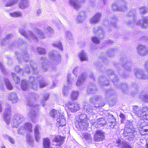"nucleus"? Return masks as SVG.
Wrapping results in <instances>:
<instances>
[{
  "instance_id": "1",
  "label": "nucleus",
  "mask_w": 148,
  "mask_h": 148,
  "mask_svg": "<svg viewBox=\"0 0 148 148\" xmlns=\"http://www.w3.org/2000/svg\"><path fill=\"white\" fill-rule=\"evenodd\" d=\"M135 11L134 10H130L129 12L127 19L130 21L126 22L127 24L138 25L143 28H146L148 27V19L147 17H144L142 21L136 22L135 14Z\"/></svg>"
},
{
  "instance_id": "2",
  "label": "nucleus",
  "mask_w": 148,
  "mask_h": 148,
  "mask_svg": "<svg viewBox=\"0 0 148 148\" xmlns=\"http://www.w3.org/2000/svg\"><path fill=\"white\" fill-rule=\"evenodd\" d=\"M133 112L141 119L148 120V108L147 107H143L140 109L137 106H134Z\"/></svg>"
},
{
  "instance_id": "3",
  "label": "nucleus",
  "mask_w": 148,
  "mask_h": 148,
  "mask_svg": "<svg viewBox=\"0 0 148 148\" xmlns=\"http://www.w3.org/2000/svg\"><path fill=\"white\" fill-rule=\"evenodd\" d=\"M28 104L30 107V111L28 113V115L30 117L32 122L35 123L36 122V118L37 116L38 113V106L33 103H31L29 102Z\"/></svg>"
},
{
  "instance_id": "4",
  "label": "nucleus",
  "mask_w": 148,
  "mask_h": 148,
  "mask_svg": "<svg viewBox=\"0 0 148 148\" xmlns=\"http://www.w3.org/2000/svg\"><path fill=\"white\" fill-rule=\"evenodd\" d=\"M86 115L85 114H81L80 115L79 118L77 121L76 126L82 130H87L88 126V123L87 122L86 118Z\"/></svg>"
},
{
  "instance_id": "5",
  "label": "nucleus",
  "mask_w": 148,
  "mask_h": 148,
  "mask_svg": "<svg viewBox=\"0 0 148 148\" xmlns=\"http://www.w3.org/2000/svg\"><path fill=\"white\" fill-rule=\"evenodd\" d=\"M49 56V58L52 60V63L51 64V66L54 68L53 64L56 65L58 64L61 61V57L59 53L56 51H53L50 52Z\"/></svg>"
},
{
  "instance_id": "6",
  "label": "nucleus",
  "mask_w": 148,
  "mask_h": 148,
  "mask_svg": "<svg viewBox=\"0 0 148 148\" xmlns=\"http://www.w3.org/2000/svg\"><path fill=\"white\" fill-rule=\"evenodd\" d=\"M136 132L135 131L133 127L131 125H127L125 126L124 129V131L123 134V135L125 136H128V138H130L128 139L130 140L134 138L136 134Z\"/></svg>"
},
{
  "instance_id": "7",
  "label": "nucleus",
  "mask_w": 148,
  "mask_h": 148,
  "mask_svg": "<svg viewBox=\"0 0 148 148\" xmlns=\"http://www.w3.org/2000/svg\"><path fill=\"white\" fill-rule=\"evenodd\" d=\"M24 120L25 118L23 115L16 114L13 116L10 123L13 127L17 128L19 125Z\"/></svg>"
},
{
  "instance_id": "8",
  "label": "nucleus",
  "mask_w": 148,
  "mask_h": 148,
  "mask_svg": "<svg viewBox=\"0 0 148 148\" xmlns=\"http://www.w3.org/2000/svg\"><path fill=\"white\" fill-rule=\"evenodd\" d=\"M117 5L114 4L112 5V8L114 11H125L127 9V2L124 0H119L118 1Z\"/></svg>"
},
{
  "instance_id": "9",
  "label": "nucleus",
  "mask_w": 148,
  "mask_h": 148,
  "mask_svg": "<svg viewBox=\"0 0 148 148\" xmlns=\"http://www.w3.org/2000/svg\"><path fill=\"white\" fill-rule=\"evenodd\" d=\"M19 32L22 35L29 40H33L35 41L38 40L37 36L31 31H29L26 33L23 29L21 28L19 29Z\"/></svg>"
},
{
  "instance_id": "10",
  "label": "nucleus",
  "mask_w": 148,
  "mask_h": 148,
  "mask_svg": "<svg viewBox=\"0 0 148 148\" xmlns=\"http://www.w3.org/2000/svg\"><path fill=\"white\" fill-rule=\"evenodd\" d=\"M106 122L104 118L102 117L96 120H92L91 121V124L92 125L96 128L100 127H101L106 125Z\"/></svg>"
},
{
  "instance_id": "11",
  "label": "nucleus",
  "mask_w": 148,
  "mask_h": 148,
  "mask_svg": "<svg viewBox=\"0 0 148 148\" xmlns=\"http://www.w3.org/2000/svg\"><path fill=\"white\" fill-rule=\"evenodd\" d=\"M93 33L97 34L100 39H103L105 36V32L102 27L100 26L95 27L93 29Z\"/></svg>"
},
{
  "instance_id": "12",
  "label": "nucleus",
  "mask_w": 148,
  "mask_h": 148,
  "mask_svg": "<svg viewBox=\"0 0 148 148\" xmlns=\"http://www.w3.org/2000/svg\"><path fill=\"white\" fill-rule=\"evenodd\" d=\"M66 107L71 112H76L80 109V106L77 102L69 103L66 105Z\"/></svg>"
},
{
  "instance_id": "13",
  "label": "nucleus",
  "mask_w": 148,
  "mask_h": 148,
  "mask_svg": "<svg viewBox=\"0 0 148 148\" xmlns=\"http://www.w3.org/2000/svg\"><path fill=\"white\" fill-rule=\"evenodd\" d=\"M105 138V133L101 130L97 131L94 136V140L97 142L102 141Z\"/></svg>"
},
{
  "instance_id": "14",
  "label": "nucleus",
  "mask_w": 148,
  "mask_h": 148,
  "mask_svg": "<svg viewBox=\"0 0 148 148\" xmlns=\"http://www.w3.org/2000/svg\"><path fill=\"white\" fill-rule=\"evenodd\" d=\"M11 114L10 106V105H8L7 108L5 110L4 114V120L7 124H9L10 119V115Z\"/></svg>"
},
{
  "instance_id": "15",
  "label": "nucleus",
  "mask_w": 148,
  "mask_h": 148,
  "mask_svg": "<svg viewBox=\"0 0 148 148\" xmlns=\"http://www.w3.org/2000/svg\"><path fill=\"white\" fill-rule=\"evenodd\" d=\"M63 114L59 115L57 119L56 125L59 127H62L66 125V120Z\"/></svg>"
},
{
  "instance_id": "16",
  "label": "nucleus",
  "mask_w": 148,
  "mask_h": 148,
  "mask_svg": "<svg viewBox=\"0 0 148 148\" xmlns=\"http://www.w3.org/2000/svg\"><path fill=\"white\" fill-rule=\"evenodd\" d=\"M64 138L61 136H58L55 137L54 139L53 145H55L58 148L62 145L64 142Z\"/></svg>"
},
{
  "instance_id": "17",
  "label": "nucleus",
  "mask_w": 148,
  "mask_h": 148,
  "mask_svg": "<svg viewBox=\"0 0 148 148\" xmlns=\"http://www.w3.org/2000/svg\"><path fill=\"white\" fill-rule=\"evenodd\" d=\"M137 49L138 53L141 55H146L148 52L147 47L142 45H139Z\"/></svg>"
},
{
  "instance_id": "18",
  "label": "nucleus",
  "mask_w": 148,
  "mask_h": 148,
  "mask_svg": "<svg viewBox=\"0 0 148 148\" xmlns=\"http://www.w3.org/2000/svg\"><path fill=\"white\" fill-rule=\"evenodd\" d=\"M69 5L76 10H78L81 7L78 0H69Z\"/></svg>"
},
{
  "instance_id": "19",
  "label": "nucleus",
  "mask_w": 148,
  "mask_h": 148,
  "mask_svg": "<svg viewBox=\"0 0 148 148\" xmlns=\"http://www.w3.org/2000/svg\"><path fill=\"white\" fill-rule=\"evenodd\" d=\"M80 136L88 143H91L92 142V137L91 135L87 133H81Z\"/></svg>"
},
{
  "instance_id": "20",
  "label": "nucleus",
  "mask_w": 148,
  "mask_h": 148,
  "mask_svg": "<svg viewBox=\"0 0 148 148\" xmlns=\"http://www.w3.org/2000/svg\"><path fill=\"white\" fill-rule=\"evenodd\" d=\"M40 130V127L38 125H36L34 129V135L36 141L38 142L40 138L39 131Z\"/></svg>"
},
{
  "instance_id": "21",
  "label": "nucleus",
  "mask_w": 148,
  "mask_h": 148,
  "mask_svg": "<svg viewBox=\"0 0 148 148\" xmlns=\"http://www.w3.org/2000/svg\"><path fill=\"white\" fill-rule=\"evenodd\" d=\"M36 79L34 77L32 76L30 77L29 79V83L28 85L32 88L35 90H36L37 88V85L36 84Z\"/></svg>"
},
{
  "instance_id": "22",
  "label": "nucleus",
  "mask_w": 148,
  "mask_h": 148,
  "mask_svg": "<svg viewBox=\"0 0 148 148\" xmlns=\"http://www.w3.org/2000/svg\"><path fill=\"white\" fill-rule=\"evenodd\" d=\"M8 99L13 103H17L18 100L17 95L15 92L10 93L8 96Z\"/></svg>"
},
{
  "instance_id": "23",
  "label": "nucleus",
  "mask_w": 148,
  "mask_h": 148,
  "mask_svg": "<svg viewBox=\"0 0 148 148\" xmlns=\"http://www.w3.org/2000/svg\"><path fill=\"white\" fill-rule=\"evenodd\" d=\"M101 14L98 13L95 14L90 19V23L91 24H95L100 21Z\"/></svg>"
},
{
  "instance_id": "24",
  "label": "nucleus",
  "mask_w": 148,
  "mask_h": 148,
  "mask_svg": "<svg viewBox=\"0 0 148 148\" xmlns=\"http://www.w3.org/2000/svg\"><path fill=\"white\" fill-rule=\"evenodd\" d=\"M86 74H82L79 77L76 83V85L77 86H82L83 84L84 80L86 79Z\"/></svg>"
},
{
  "instance_id": "25",
  "label": "nucleus",
  "mask_w": 148,
  "mask_h": 148,
  "mask_svg": "<svg viewBox=\"0 0 148 148\" xmlns=\"http://www.w3.org/2000/svg\"><path fill=\"white\" fill-rule=\"evenodd\" d=\"M86 17L85 13L84 11H81L77 16V21L78 23H83Z\"/></svg>"
},
{
  "instance_id": "26",
  "label": "nucleus",
  "mask_w": 148,
  "mask_h": 148,
  "mask_svg": "<svg viewBox=\"0 0 148 148\" xmlns=\"http://www.w3.org/2000/svg\"><path fill=\"white\" fill-rule=\"evenodd\" d=\"M143 72L141 69H139L136 71L135 73L136 77L138 78L146 79H148V76L143 74Z\"/></svg>"
},
{
  "instance_id": "27",
  "label": "nucleus",
  "mask_w": 148,
  "mask_h": 148,
  "mask_svg": "<svg viewBox=\"0 0 148 148\" xmlns=\"http://www.w3.org/2000/svg\"><path fill=\"white\" fill-rule=\"evenodd\" d=\"M29 0H20L19 4L20 8L24 9L27 7L29 5Z\"/></svg>"
},
{
  "instance_id": "28",
  "label": "nucleus",
  "mask_w": 148,
  "mask_h": 148,
  "mask_svg": "<svg viewBox=\"0 0 148 148\" xmlns=\"http://www.w3.org/2000/svg\"><path fill=\"white\" fill-rule=\"evenodd\" d=\"M118 146H121V148H132L127 143L122 141L120 140H118L117 141Z\"/></svg>"
},
{
  "instance_id": "29",
  "label": "nucleus",
  "mask_w": 148,
  "mask_h": 148,
  "mask_svg": "<svg viewBox=\"0 0 148 148\" xmlns=\"http://www.w3.org/2000/svg\"><path fill=\"white\" fill-rule=\"evenodd\" d=\"M79 58L82 61L88 60V57L85 52L83 51L80 52L78 55Z\"/></svg>"
},
{
  "instance_id": "30",
  "label": "nucleus",
  "mask_w": 148,
  "mask_h": 148,
  "mask_svg": "<svg viewBox=\"0 0 148 148\" xmlns=\"http://www.w3.org/2000/svg\"><path fill=\"white\" fill-rule=\"evenodd\" d=\"M101 97L98 95H95L90 99V101L91 103L94 104L98 103L101 99Z\"/></svg>"
},
{
  "instance_id": "31",
  "label": "nucleus",
  "mask_w": 148,
  "mask_h": 148,
  "mask_svg": "<svg viewBox=\"0 0 148 148\" xmlns=\"http://www.w3.org/2000/svg\"><path fill=\"white\" fill-rule=\"evenodd\" d=\"M122 65V67H123L126 71H130L131 70V63L130 61L124 62Z\"/></svg>"
},
{
  "instance_id": "32",
  "label": "nucleus",
  "mask_w": 148,
  "mask_h": 148,
  "mask_svg": "<svg viewBox=\"0 0 148 148\" xmlns=\"http://www.w3.org/2000/svg\"><path fill=\"white\" fill-rule=\"evenodd\" d=\"M50 115L53 118L58 117L60 114L59 111L53 109L50 111Z\"/></svg>"
},
{
  "instance_id": "33",
  "label": "nucleus",
  "mask_w": 148,
  "mask_h": 148,
  "mask_svg": "<svg viewBox=\"0 0 148 148\" xmlns=\"http://www.w3.org/2000/svg\"><path fill=\"white\" fill-rule=\"evenodd\" d=\"M24 127L25 128L26 131H27L29 132H32V124L29 123H25L23 125Z\"/></svg>"
},
{
  "instance_id": "34",
  "label": "nucleus",
  "mask_w": 148,
  "mask_h": 148,
  "mask_svg": "<svg viewBox=\"0 0 148 148\" xmlns=\"http://www.w3.org/2000/svg\"><path fill=\"white\" fill-rule=\"evenodd\" d=\"M35 32L37 33L40 39H44L45 38V36L42 32L39 29L36 28L34 29Z\"/></svg>"
},
{
  "instance_id": "35",
  "label": "nucleus",
  "mask_w": 148,
  "mask_h": 148,
  "mask_svg": "<svg viewBox=\"0 0 148 148\" xmlns=\"http://www.w3.org/2000/svg\"><path fill=\"white\" fill-rule=\"evenodd\" d=\"M43 147L44 148H50V140L48 138L43 139Z\"/></svg>"
},
{
  "instance_id": "36",
  "label": "nucleus",
  "mask_w": 148,
  "mask_h": 148,
  "mask_svg": "<svg viewBox=\"0 0 148 148\" xmlns=\"http://www.w3.org/2000/svg\"><path fill=\"white\" fill-rule=\"evenodd\" d=\"M46 59L44 57H42L41 58V60L42 62L43 63V61H44V63L42 65V69L44 71H45L47 69V68L49 66V65L45 62Z\"/></svg>"
},
{
  "instance_id": "37",
  "label": "nucleus",
  "mask_w": 148,
  "mask_h": 148,
  "mask_svg": "<svg viewBox=\"0 0 148 148\" xmlns=\"http://www.w3.org/2000/svg\"><path fill=\"white\" fill-rule=\"evenodd\" d=\"M97 90V88L94 86H89L88 87L87 92L88 94L94 93Z\"/></svg>"
},
{
  "instance_id": "38",
  "label": "nucleus",
  "mask_w": 148,
  "mask_h": 148,
  "mask_svg": "<svg viewBox=\"0 0 148 148\" xmlns=\"http://www.w3.org/2000/svg\"><path fill=\"white\" fill-rule=\"evenodd\" d=\"M84 110L87 113H91L92 112L91 106L87 103H85L84 106Z\"/></svg>"
},
{
  "instance_id": "39",
  "label": "nucleus",
  "mask_w": 148,
  "mask_h": 148,
  "mask_svg": "<svg viewBox=\"0 0 148 148\" xmlns=\"http://www.w3.org/2000/svg\"><path fill=\"white\" fill-rule=\"evenodd\" d=\"M109 123L110 124L109 126L110 128H115L117 123L115 119H112L109 120Z\"/></svg>"
},
{
  "instance_id": "40",
  "label": "nucleus",
  "mask_w": 148,
  "mask_h": 148,
  "mask_svg": "<svg viewBox=\"0 0 148 148\" xmlns=\"http://www.w3.org/2000/svg\"><path fill=\"white\" fill-rule=\"evenodd\" d=\"M75 78L74 77H73L71 74H68L67 82L69 84H71L73 82L75 81Z\"/></svg>"
},
{
  "instance_id": "41",
  "label": "nucleus",
  "mask_w": 148,
  "mask_h": 148,
  "mask_svg": "<svg viewBox=\"0 0 148 148\" xmlns=\"http://www.w3.org/2000/svg\"><path fill=\"white\" fill-rule=\"evenodd\" d=\"M4 80L5 82V86L7 89L10 90H11L12 89L13 87L9 81L7 79H5Z\"/></svg>"
},
{
  "instance_id": "42",
  "label": "nucleus",
  "mask_w": 148,
  "mask_h": 148,
  "mask_svg": "<svg viewBox=\"0 0 148 148\" xmlns=\"http://www.w3.org/2000/svg\"><path fill=\"white\" fill-rule=\"evenodd\" d=\"M21 87L23 90H26L28 88L27 83L25 80H23L22 81Z\"/></svg>"
},
{
  "instance_id": "43",
  "label": "nucleus",
  "mask_w": 148,
  "mask_h": 148,
  "mask_svg": "<svg viewBox=\"0 0 148 148\" xmlns=\"http://www.w3.org/2000/svg\"><path fill=\"white\" fill-rule=\"evenodd\" d=\"M79 94V92L78 91H73L71 95V98L73 100L77 99Z\"/></svg>"
},
{
  "instance_id": "44",
  "label": "nucleus",
  "mask_w": 148,
  "mask_h": 148,
  "mask_svg": "<svg viewBox=\"0 0 148 148\" xmlns=\"http://www.w3.org/2000/svg\"><path fill=\"white\" fill-rule=\"evenodd\" d=\"M52 45L53 47H57L61 50H62V45L60 42H55Z\"/></svg>"
},
{
  "instance_id": "45",
  "label": "nucleus",
  "mask_w": 148,
  "mask_h": 148,
  "mask_svg": "<svg viewBox=\"0 0 148 148\" xmlns=\"http://www.w3.org/2000/svg\"><path fill=\"white\" fill-rule=\"evenodd\" d=\"M9 14L12 17H15L21 16L22 13L20 12H10V13Z\"/></svg>"
},
{
  "instance_id": "46",
  "label": "nucleus",
  "mask_w": 148,
  "mask_h": 148,
  "mask_svg": "<svg viewBox=\"0 0 148 148\" xmlns=\"http://www.w3.org/2000/svg\"><path fill=\"white\" fill-rule=\"evenodd\" d=\"M26 139L28 143L31 145L33 142V138L31 135H29L27 136Z\"/></svg>"
},
{
  "instance_id": "47",
  "label": "nucleus",
  "mask_w": 148,
  "mask_h": 148,
  "mask_svg": "<svg viewBox=\"0 0 148 148\" xmlns=\"http://www.w3.org/2000/svg\"><path fill=\"white\" fill-rule=\"evenodd\" d=\"M26 131L23 125L20 126L18 129V133L19 134H22Z\"/></svg>"
},
{
  "instance_id": "48",
  "label": "nucleus",
  "mask_w": 148,
  "mask_h": 148,
  "mask_svg": "<svg viewBox=\"0 0 148 148\" xmlns=\"http://www.w3.org/2000/svg\"><path fill=\"white\" fill-rule=\"evenodd\" d=\"M12 75L13 78L16 84H18L20 81L19 78L14 73H12Z\"/></svg>"
},
{
  "instance_id": "49",
  "label": "nucleus",
  "mask_w": 148,
  "mask_h": 148,
  "mask_svg": "<svg viewBox=\"0 0 148 148\" xmlns=\"http://www.w3.org/2000/svg\"><path fill=\"white\" fill-rule=\"evenodd\" d=\"M18 0H11L10 2L7 3L5 4V6L9 7L17 3Z\"/></svg>"
},
{
  "instance_id": "50",
  "label": "nucleus",
  "mask_w": 148,
  "mask_h": 148,
  "mask_svg": "<svg viewBox=\"0 0 148 148\" xmlns=\"http://www.w3.org/2000/svg\"><path fill=\"white\" fill-rule=\"evenodd\" d=\"M3 136L5 139H8L12 144L14 143V140L10 136L6 134H3Z\"/></svg>"
},
{
  "instance_id": "51",
  "label": "nucleus",
  "mask_w": 148,
  "mask_h": 148,
  "mask_svg": "<svg viewBox=\"0 0 148 148\" xmlns=\"http://www.w3.org/2000/svg\"><path fill=\"white\" fill-rule=\"evenodd\" d=\"M30 63L31 67L34 71V73H37V71L36 70V68H35V64L34 63V62L33 61H30Z\"/></svg>"
},
{
  "instance_id": "52",
  "label": "nucleus",
  "mask_w": 148,
  "mask_h": 148,
  "mask_svg": "<svg viewBox=\"0 0 148 148\" xmlns=\"http://www.w3.org/2000/svg\"><path fill=\"white\" fill-rule=\"evenodd\" d=\"M143 129L140 131V133L142 135H145L146 133L144 132H148V128H147V127H148V125H146L143 127Z\"/></svg>"
},
{
  "instance_id": "53",
  "label": "nucleus",
  "mask_w": 148,
  "mask_h": 148,
  "mask_svg": "<svg viewBox=\"0 0 148 148\" xmlns=\"http://www.w3.org/2000/svg\"><path fill=\"white\" fill-rule=\"evenodd\" d=\"M65 33L67 40H71L72 39V35L71 32L67 31Z\"/></svg>"
},
{
  "instance_id": "54",
  "label": "nucleus",
  "mask_w": 148,
  "mask_h": 148,
  "mask_svg": "<svg viewBox=\"0 0 148 148\" xmlns=\"http://www.w3.org/2000/svg\"><path fill=\"white\" fill-rule=\"evenodd\" d=\"M37 50L38 53L40 54H44L46 53L45 50L43 48L41 47L38 48Z\"/></svg>"
},
{
  "instance_id": "55",
  "label": "nucleus",
  "mask_w": 148,
  "mask_h": 148,
  "mask_svg": "<svg viewBox=\"0 0 148 148\" xmlns=\"http://www.w3.org/2000/svg\"><path fill=\"white\" fill-rule=\"evenodd\" d=\"M92 40L93 42L96 44H98L100 40L96 37H92Z\"/></svg>"
},
{
  "instance_id": "56",
  "label": "nucleus",
  "mask_w": 148,
  "mask_h": 148,
  "mask_svg": "<svg viewBox=\"0 0 148 148\" xmlns=\"http://www.w3.org/2000/svg\"><path fill=\"white\" fill-rule=\"evenodd\" d=\"M47 85V83L44 81L40 82L39 84V87L40 88H43L46 86Z\"/></svg>"
},
{
  "instance_id": "57",
  "label": "nucleus",
  "mask_w": 148,
  "mask_h": 148,
  "mask_svg": "<svg viewBox=\"0 0 148 148\" xmlns=\"http://www.w3.org/2000/svg\"><path fill=\"white\" fill-rule=\"evenodd\" d=\"M68 94V90L67 88L65 87L63 90V94L65 96H67Z\"/></svg>"
},
{
  "instance_id": "58",
  "label": "nucleus",
  "mask_w": 148,
  "mask_h": 148,
  "mask_svg": "<svg viewBox=\"0 0 148 148\" xmlns=\"http://www.w3.org/2000/svg\"><path fill=\"white\" fill-rule=\"evenodd\" d=\"M23 58L24 60V61L27 62L29 60L28 55L26 53H25L23 56Z\"/></svg>"
},
{
  "instance_id": "59",
  "label": "nucleus",
  "mask_w": 148,
  "mask_h": 148,
  "mask_svg": "<svg viewBox=\"0 0 148 148\" xmlns=\"http://www.w3.org/2000/svg\"><path fill=\"white\" fill-rule=\"evenodd\" d=\"M46 30L49 32L50 33H52L53 32V29L49 26H47L45 27Z\"/></svg>"
},
{
  "instance_id": "60",
  "label": "nucleus",
  "mask_w": 148,
  "mask_h": 148,
  "mask_svg": "<svg viewBox=\"0 0 148 148\" xmlns=\"http://www.w3.org/2000/svg\"><path fill=\"white\" fill-rule=\"evenodd\" d=\"M110 74L111 75V77H110L111 79L112 78L113 76L114 77V78L112 79V82H114V84L115 82H116L117 81H118V79L117 78V77L116 76H115V75H112V73Z\"/></svg>"
},
{
  "instance_id": "61",
  "label": "nucleus",
  "mask_w": 148,
  "mask_h": 148,
  "mask_svg": "<svg viewBox=\"0 0 148 148\" xmlns=\"http://www.w3.org/2000/svg\"><path fill=\"white\" fill-rule=\"evenodd\" d=\"M49 97V94H45L43 96V101H47Z\"/></svg>"
},
{
  "instance_id": "62",
  "label": "nucleus",
  "mask_w": 148,
  "mask_h": 148,
  "mask_svg": "<svg viewBox=\"0 0 148 148\" xmlns=\"http://www.w3.org/2000/svg\"><path fill=\"white\" fill-rule=\"evenodd\" d=\"M141 98L145 101L148 102V95H143V97H141Z\"/></svg>"
},
{
  "instance_id": "63",
  "label": "nucleus",
  "mask_w": 148,
  "mask_h": 148,
  "mask_svg": "<svg viewBox=\"0 0 148 148\" xmlns=\"http://www.w3.org/2000/svg\"><path fill=\"white\" fill-rule=\"evenodd\" d=\"M0 67L2 72L4 74H5L6 73V71L4 69L2 64L1 63H0Z\"/></svg>"
},
{
  "instance_id": "64",
  "label": "nucleus",
  "mask_w": 148,
  "mask_h": 148,
  "mask_svg": "<svg viewBox=\"0 0 148 148\" xmlns=\"http://www.w3.org/2000/svg\"><path fill=\"white\" fill-rule=\"evenodd\" d=\"M78 68L77 67H76L74 68L73 71V73L74 75H77V73L78 71Z\"/></svg>"
}]
</instances>
